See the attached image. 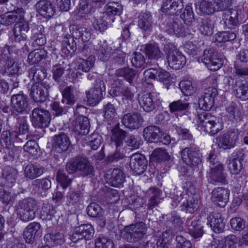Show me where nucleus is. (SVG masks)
Instances as JSON below:
<instances>
[{
    "label": "nucleus",
    "mask_w": 248,
    "mask_h": 248,
    "mask_svg": "<svg viewBox=\"0 0 248 248\" xmlns=\"http://www.w3.org/2000/svg\"><path fill=\"white\" fill-rule=\"evenodd\" d=\"M183 188L182 192L177 191L176 195L170 194L171 205L175 207L182 201V210L186 213L193 214L198 208L199 195L196 192V187L190 182H186V186H183Z\"/></svg>",
    "instance_id": "f257e3e1"
},
{
    "label": "nucleus",
    "mask_w": 248,
    "mask_h": 248,
    "mask_svg": "<svg viewBox=\"0 0 248 248\" xmlns=\"http://www.w3.org/2000/svg\"><path fill=\"white\" fill-rule=\"evenodd\" d=\"M184 163L193 170L197 169L202 163V153L200 148L194 143H191L182 149L180 152Z\"/></svg>",
    "instance_id": "f03ea898"
},
{
    "label": "nucleus",
    "mask_w": 248,
    "mask_h": 248,
    "mask_svg": "<svg viewBox=\"0 0 248 248\" xmlns=\"http://www.w3.org/2000/svg\"><path fill=\"white\" fill-rule=\"evenodd\" d=\"M147 228L145 223L140 221L125 226L122 231L123 237L129 242L141 241L146 235Z\"/></svg>",
    "instance_id": "7ed1b4c3"
},
{
    "label": "nucleus",
    "mask_w": 248,
    "mask_h": 248,
    "mask_svg": "<svg viewBox=\"0 0 248 248\" xmlns=\"http://www.w3.org/2000/svg\"><path fill=\"white\" fill-rule=\"evenodd\" d=\"M232 3V0H202L200 10L203 14L209 15L227 9Z\"/></svg>",
    "instance_id": "20e7f679"
},
{
    "label": "nucleus",
    "mask_w": 248,
    "mask_h": 248,
    "mask_svg": "<svg viewBox=\"0 0 248 248\" xmlns=\"http://www.w3.org/2000/svg\"><path fill=\"white\" fill-rule=\"evenodd\" d=\"M31 122L35 128L48 127L51 121L49 112L41 108H34L31 112Z\"/></svg>",
    "instance_id": "39448f33"
},
{
    "label": "nucleus",
    "mask_w": 248,
    "mask_h": 248,
    "mask_svg": "<svg viewBox=\"0 0 248 248\" xmlns=\"http://www.w3.org/2000/svg\"><path fill=\"white\" fill-rule=\"evenodd\" d=\"M202 61L206 67L211 71H217L223 64V59L220 58L217 51L214 49L204 50Z\"/></svg>",
    "instance_id": "423d86ee"
},
{
    "label": "nucleus",
    "mask_w": 248,
    "mask_h": 248,
    "mask_svg": "<svg viewBox=\"0 0 248 248\" xmlns=\"http://www.w3.org/2000/svg\"><path fill=\"white\" fill-rule=\"evenodd\" d=\"M105 82L102 79V78H98L95 80L94 87L86 92L89 104L92 105L98 104L103 98V92H105Z\"/></svg>",
    "instance_id": "0eeeda50"
},
{
    "label": "nucleus",
    "mask_w": 248,
    "mask_h": 248,
    "mask_svg": "<svg viewBox=\"0 0 248 248\" xmlns=\"http://www.w3.org/2000/svg\"><path fill=\"white\" fill-rule=\"evenodd\" d=\"M49 84L46 82H35L31 88L30 95L35 102H43L48 96Z\"/></svg>",
    "instance_id": "6e6552de"
},
{
    "label": "nucleus",
    "mask_w": 248,
    "mask_h": 248,
    "mask_svg": "<svg viewBox=\"0 0 248 248\" xmlns=\"http://www.w3.org/2000/svg\"><path fill=\"white\" fill-rule=\"evenodd\" d=\"M227 81L229 86H232L236 97L244 101L248 99V86L245 80L237 78L234 81V79L230 77L227 78Z\"/></svg>",
    "instance_id": "1a4fd4ad"
},
{
    "label": "nucleus",
    "mask_w": 248,
    "mask_h": 248,
    "mask_svg": "<svg viewBox=\"0 0 248 248\" xmlns=\"http://www.w3.org/2000/svg\"><path fill=\"white\" fill-rule=\"evenodd\" d=\"M121 122L125 127L134 130L138 129L142 126L144 119L139 112L136 111L124 115Z\"/></svg>",
    "instance_id": "9d476101"
},
{
    "label": "nucleus",
    "mask_w": 248,
    "mask_h": 248,
    "mask_svg": "<svg viewBox=\"0 0 248 248\" xmlns=\"http://www.w3.org/2000/svg\"><path fill=\"white\" fill-rule=\"evenodd\" d=\"M12 113H23L26 111L29 106L28 97L20 92L17 94H13L11 97Z\"/></svg>",
    "instance_id": "9b49d317"
},
{
    "label": "nucleus",
    "mask_w": 248,
    "mask_h": 248,
    "mask_svg": "<svg viewBox=\"0 0 248 248\" xmlns=\"http://www.w3.org/2000/svg\"><path fill=\"white\" fill-rule=\"evenodd\" d=\"M237 137V132L234 129H232L217 137L216 143L220 148L224 149H231L234 146Z\"/></svg>",
    "instance_id": "f8f14e48"
},
{
    "label": "nucleus",
    "mask_w": 248,
    "mask_h": 248,
    "mask_svg": "<svg viewBox=\"0 0 248 248\" xmlns=\"http://www.w3.org/2000/svg\"><path fill=\"white\" fill-rule=\"evenodd\" d=\"M129 165L135 175H140L147 169V160L142 155L134 154L131 156Z\"/></svg>",
    "instance_id": "ddd939ff"
},
{
    "label": "nucleus",
    "mask_w": 248,
    "mask_h": 248,
    "mask_svg": "<svg viewBox=\"0 0 248 248\" xmlns=\"http://www.w3.org/2000/svg\"><path fill=\"white\" fill-rule=\"evenodd\" d=\"M222 15V21L228 29H234L239 25V11L236 8L225 9Z\"/></svg>",
    "instance_id": "4468645a"
},
{
    "label": "nucleus",
    "mask_w": 248,
    "mask_h": 248,
    "mask_svg": "<svg viewBox=\"0 0 248 248\" xmlns=\"http://www.w3.org/2000/svg\"><path fill=\"white\" fill-rule=\"evenodd\" d=\"M157 93H147L139 97V103L140 108L147 112L153 111L156 107V103L158 100Z\"/></svg>",
    "instance_id": "2eb2a0df"
},
{
    "label": "nucleus",
    "mask_w": 248,
    "mask_h": 248,
    "mask_svg": "<svg viewBox=\"0 0 248 248\" xmlns=\"http://www.w3.org/2000/svg\"><path fill=\"white\" fill-rule=\"evenodd\" d=\"M29 30V23L24 18L16 22L13 30L15 41L19 43H24L27 38L26 33Z\"/></svg>",
    "instance_id": "dca6fc26"
},
{
    "label": "nucleus",
    "mask_w": 248,
    "mask_h": 248,
    "mask_svg": "<svg viewBox=\"0 0 248 248\" xmlns=\"http://www.w3.org/2000/svg\"><path fill=\"white\" fill-rule=\"evenodd\" d=\"M24 12L22 8H18L4 15H0V23L5 26H10L23 19Z\"/></svg>",
    "instance_id": "f3484780"
},
{
    "label": "nucleus",
    "mask_w": 248,
    "mask_h": 248,
    "mask_svg": "<svg viewBox=\"0 0 248 248\" xmlns=\"http://www.w3.org/2000/svg\"><path fill=\"white\" fill-rule=\"evenodd\" d=\"M211 199L218 206L224 207L227 203L230 195V191L224 187H218L213 190Z\"/></svg>",
    "instance_id": "a211bd4d"
},
{
    "label": "nucleus",
    "mask_w": 248,
    "mask_h": 248,
    "mask_svg": "<svg viewBox=\"0 0 248 248\" xmlns=\"http://www.w3.org/2000/svg\"><path fill=\"white\" fill-rule=\"evenodd\" d=\"M70 144L69 137L64 133L56 135L53 138V148L58 153H62L67 151Z\"/></svg>",
    "instance_id": "6ab92c4d"
},
{
    "label": "nucleus",
    "mask_w": 248,
    "mask_h": 248,
    "mask_svg": "<svg viewBox=\"0 0 248 248\" xmlns=\"http://www.w3.org/2000/svg\"><path fill=\"white\" fill-rule=\"evenodd\" d=\"M209 178L213 184L226 183V174L222 164H217L215 166L211 167L209 172Z\"/></svg>",
    "instance_id": "aec40b11"
},
{
    "label": "nucleus",
    "mask_w": 248,
    "mask_h": 248,
    "mask_svg": "<svg viewBox=\"0 0 248 248\" xmlns=\"http://www.w3.org/2000/svg\"><path fill=\"white\" fill-rule=\"evenodd\" d=\"M37 11L43 16L52 17L56 12L55 5L47 0H40L36 4Z\"/></svg>",
    "instance_id": "412c9836"
},
{
    "label": "nucleus",
    "mask_w": 248,
    "mask_h": 248,
    "mask_svg": "<svg viewBox=\"0 0 248 248\" xmlns=\"http://www.w3.org/2000/svg\"><path fill=\"white\" fill-rule=\"evenodd\" d=\"M40 224L36 222L30 223L24 231V238L26 243L33 244L35 238L40 235Z\"/></svg>",
    "instance_id": "4be33fe9"
},
{
    "label": "nucleus",
    "mask_w": 248,
    "mask_h": 248,
    "mask_svg": "<svg viewBox=\"0 0 248 248\" xmlns=\"http://www.w3.org/2000/svg\"><path fill=\"white\" fill-rule=\"evenodd\" d=\"M184 8L183 0H166L162 4V12L170 15H177Z\"/></svg>",
    "instance_id": "5701e85b"
},
{
    "label": "nucleus",
    "mask_w": 248,
    "mask_h": 248,
    "mask_svg": "<svg viewBox=\"0 0 248 248\" xmlns=\"http://www.w3.org/2000/svg\"><path fill=\"white\" fill-rule=\"evenodd\" d=\"M162 131L157 126L151 125L146 127L143 131V137L146 140L150 142L158 143L159 138L162 136Z\"/></svg>",
    "instance_id": "b1692460"
},
{
    "label": "nucleus",
    "mask_w": 248,
    "mask_h": 248,
    "mask_svg": "<svg viewBox=\"0 0 248 248\" xmlns=\"http://www.w3.org/2000/svg\"><path fill=\"white\" fill-rule=\"evenodd\" d=\"M189 234L194 238L201 237L203 234L201 221L195 218H187L186 222Z\"/></svg>",
    "instance_id": "393cba45"
},
{
    "label": "nucleus",
    "mask_w": 248,
    "mask_h": 248,
    "mask_svg": "<svg viewBox=\"0 0 248 248\" xmlns=\"http://www.w3.org/2000/svg\"><path fill=\"white\" fill-rule=\"evenodd\" d=\"M74 131L77 135L84 136L88 134L90 130V122L85 116H79L74 123Z\"/></svg>",
    "instance_id": "a878e982"
},
{
    "label": "nucleus",
    "mask_w": 248,
    "mask_h": 248,
    "mask_svg": "<svg viewBox=\"0 0 248 248\" xmlns=\"http://www.w3.org/2000/svg\"><path fill=\"white\" fill-rule=\"evenodd\" d=\"M167 60L170 67L176 70L182 68L186 62L185 57L179 50L170 55Z\"/></svg>",
    "instance_id": "bb28decb"
},
{
    "label": "nucleus",
    "mask_w": 248,
    "mask_h": 248,
    "mask_svg": "<svg viewBox=\"0 0 248 248\" xmlns=\"http://www.w3.org/2000/svg\"><path fill=\"white\" fill-rule=\"evenodd\" d=\"M215 21L209 17L201 18L199 20L198 27L200 32L205 36L213 33Z\"/></svg>",
    "instance_id": "cd10ccee"
},
{
    "label": "nucleus",
    "mask_w": 248,
    "mask_h": 248,
    "mask_svg": "<svg viewBox=\"0 0 248 248\" xmlns=\"http://www.w3.org/2000/svg\"><path fill=\"white\" fill-rule=\"evenodd\" d=\"M94 49L98 59L104 62L109 59L112 50L106 41H100L97 45L94 46Z\"/></svg>",
    "instance_id": "c85d7f7f"
},
{
    "label": "nucleus",
    "mask_w": 248,
    "mask_h": 248,
    "mask_svg": "<svg viewBox=\"0 0 248 248\" xmlns=\"http://www.w3.org/2000/svg\"><path fill=\"white\" fill-rule=\"evenodd\" d=\"M210 227L215 232H221L225 227V223L221 215L218 213H213L208 217Z\"/></svg>",
    "instance_id": "c756f323"
},
{
    "label": "nucleus",
    "mask_w": 248,
    "mask_h": 248,
    "mask_svg": "<svg viewBox=\"0 0 248 248\" xmlns=\"http://www.w3.org/2000/svg\"><path fill=\"white\" fill-rule=\"evenodd\" d=\"M227 116L233 123H238L242 118V113L238 107L237 104L232 102L226 107Z\"/></svg>",
    "instance_id": "7c9ffc66"
},
{
    "label": "nucleus",
    "mask_w": 248,
    "mask_h": 248,
    "mask_svg": "<svg viewBox=\"0 0 248 248\" xmlns=\"http://www.w3.org/2000/svg\"><path fill=\"white\" fill-rule=\"evenodd\" d=\"M166 31L170 34H174L182 36L184 33L183 26L179 19L176 18L170 20L166 25Z\"/></svg>",
    "instance_id": "2f4dec72"
},
{
    "label": "nucleus",
    "mask_w": 248,
    "mask_h": 248,
    "mask_svg": "<svg viewBox=\"0 0 248 248\" xmlns=\"http://www.w3.org/2000/svg\"><path fill=\"white\" fill-rule=\"evenodd\" d=\"M111 140L116 147H121L123 145V140L126 138V132L120 127V124H117L111 129Z\"/></svg>",
    "instance_id": "473e14b6"
},
{
    "label": "nucleus",
    "mask_w": 248,
    "mask_h": 248,
    "mask_svg": "<svg viewBox=\"0 0 248 248\" xmlns=\"http://www.w3.org/2000/svg\"><path fill=\"white\" fill-rule=\"evenodd\" d=\"M153 18L150 13L141 12L138 16V26L144 31H150L153 26Z\"/></svg>",
    "instance_id": "72a5a7b5"
},
{
    "label": "nucleus",
    "mask_w": 248,
    "mask_h": 248,
    "mask_svg": "<svg viewBox=\"0 0 248 248\" xmlns=\"http://www.w3.org/2000/svg\"><path fill=\"white\" fill-rule=\"evenodd\" d=\"M44 29L42 25H38L34 28L32 31L31 38L33 46H43L46 43V39L44 34Z\"/></svg>",
    "instance_id": "f704fd0d"
},
{
    "label": "nucleus",
    "mask_w": 248,
    "mask_h": 248,
    "mask_svg": "<svg viewBox=\"0 0 248 248\" xmlns=\"http://www.w3.org/2000/svg\"><path fill=\"white\" fill-rule=\"evenodd\" d=\"M78 170L83 176L92 175L94 168L90 161L85 157H78Z\"/></svg>",
    "instance_id": "c9c22d12"
},
{
    "label": "nucleus",
    "mask_w": 248,
    "mask_h": 248,
    "mask_svg": "<svg viewBox=\"0 0 248 248\" xmlns=\"http://www.w3.org/2000/svg\"><path fill=\"white\" fill-rule=\"evenodd\" d=\"M17 174V170L12 167L7 166L4 168L3 170L2 175L6 181V186H13V187H17L15 184Z\"/></svg>",
    "instance_id": "e433bc0d"
},
{
    "label": "nucleus",
    "mask_w": 248,
    "mask_h": 248,
    "mask_svg": "<svg viewBox=\"0 0 248 248\" xmlns=\"http://www.w3.org/2000/svg\"><path fill=\"white\" fill-rule=\"evenodd\" d=\"M75 37L70 34H67L64 36L62 40V49L66 54L73 55L77 49V45L74 40Z\"/></svg>",
    "instance_id": "4c0bfd02"
},
{
    "label": "nucleus",
    "mask_w": 248,
    "mask_h": 248,
    "mask_svg": "<svg viewBox=\"0 0 248 248\" xmlns=\"http://www.w3.org/2000/svg\"><path fill=\"white\" fill-rule=\"evenodd\" d=\"M43 172V168L29 164L24 168L23 174L26 179L33 180L41 175Z\"/></svg>",
    "instance_id": "58836bf2"
},
{
    "label": "nucleus",
    "mask_w": 248,
    "mask_h": 248,
    "mask_svg": "<svg viewBox=\"0 0 248 248\" xmlns=\"http://www.w3.org/2000/svg\"><path fill=\"white\" fill-rule=\"evenodd\" d=\"M83 194L80 190H70L66 195V205L75 206L80 204L82 201Z\"/></svg>",
    "instance_id": "ea45409f"
},
{
    "label": "nucleus",
    "mask_w": 248,
    "mask_h": 248,
    "mask_svg": "<svg viewBox=\"0 0 248 248\" xmlns=\"http://www.w3.org/2000/svg\"><path fill=\"white\" fill-rule=\"evenodd\" d=\"M125 175L119 169H114L109 179V184L114 187H120L125 181Z\"/></svg>",
    "instance_id": "a19ab883"
},
{
    "label": "nucleus",
    "mask_w": 248,
    "mask_h": 248,
    "mask_svg": "<svg viewBox=\"0 0 248 248\" xmlns=\"http://www.w3.org/2000/svg\"><path fill=\"white\" fill-rule=\"evenodd\" d=\"M146 55L149 59L159 60H162L163 55L159 47L156 44H147L145 47Z\"/></svg>",
    "instance_id": "79ce46f5"
},
{
    "label": "nucleus",
    "mask_w": 248,
    "mask_h": 248,
    "mask_svg": "<svg viewBox=\"0 0 248 248\" xmlns=\"http://www.w3.org/2000/svg\"><path fill=\"white\" fill-rule=\"evenodd\" d=\"M73 37L76 39H80L82 41L86 42L91 38V33L86 28L73 26L70 29Z\"/></svg>",
    "instance_id": "37998d69"
},
{
    "label": "nucleus",
    "mask_w": 248,
    "mask_h": 248,
    "mask_svg": "<svg viewBox=\"0 0 248 248\" xmlns=\"http://www.w3.org/2000/svg\"><path fill=\"white\" fill-rule=\"evenodd\" d=\"M46 56V51L44 48L35 49L29 54L28 61L30 64L34 65L45 59Z\"/></svg>",
    "instance_id": "c03bdc74"
},
{
    "label": "nucleus",
    "mask_w": 248,
    "mask_h": 248,
    "mask_svg": "<svg viewBox=\"0 0 248 248\" xmlns=\"http://www.w3.org/2000/svg\"><path fill=\"white\" fill-rule=\"evenodd\" d=\"M63 99L62 100V105H67L69 107L73 105L76 100L74 94V89L72 86H67L64 88L62 92Z\"/></svg>",
    "instance_id": "a18cd8bd"
},
{
    "label": "nucleus",
    "mask_w": 248,
    "mask_h": 248,
    "mask_svg": "<svg viewBox=\"0 0 248 248\" xmlns=\"http://www.w3.org/2000/svg\"><path fill=\"white\" fill-rule=\"evenodd\" d=\"M137 74V71L129 67L119 68L116 70L115 75L117 77H123L130 84L133 82V80Z\"/></svg>",
    "instance_id": "49530a36"
},
{
    "label": "nucleus",
    "mask_w": 248,
    "mask_h": 248,
    "mask_svg": "<svg viewBox=\"0 0 248 248\" xmlns=\"http://www.w3.org/2000/svg\"><path fill=\"white\" fill-rule=\"evenodd\" d=\"M190 103L186 98H181L180 99L173 101L170 104L169 108L170 112H181L187 110L189 108Z\"/></svg>",
    "instance_id": "de8ad7c7"
},
{
    "label": "nucleus",
    "mask_w": 248,
    "mask_h": 248,
    "mask_svg": "<svg viewBox=\"0 0 248 248\" xmlns=\"http://www.w3.org/2000/svg\"><path fill=\"white\" fill-rule=\"evenodd\" d=\"M19 68L20 67L14 58L7 56L5 67V72L9 76H13L14 78H16L18 75Z\"/></svg>",
    "instance_id": "09e8293b"
},
{
    "label": "nucleus",
    "mask_w": 248,
    "mask_h": 248,
    "mask_svg": "<svg viewBox=\"0 0 248 248\" xmlns=\"http://www.w3.org/2000/svg\"><path fill=\"white\" fill-rule=\"evenodd\" d=\"M197 129L213 136L221 130V125L218 121H215V123H209L205 125L203 124V126H198Z\"/></svg>",
    "instance_id": "8fccbe9b"
},
{
    "label": "nucleus",
    "mask_w": 248,
    "mask_h": 248,
    "mask_svg": "<svg viewBox=\"0 0 248 248\" xmlns=\"http://www.w3.org/2000/svg\"><path fill=\"white\" fill-rule=\"evenodd\" d=\"M37 202L32 198L28 197L20 200L17 204V210H30L35 211Z\"/></svg>",
    "instance_id": "3c124183"
},
{
    "label": "nucleus",
    "mask_w": 248,
    "mask_h": 248,
    "mask_svg": "<svg viewBox=\"0 0 248 248\" xmlns=\"http://www.w3.org/2000/svg\"><path fill=\"white\" fill-rule=\"evenodd\" d=\"M95 57L94 56L91 55L86 60L81 59L78 62V69L83 72H89L93 67Z\"/></svg>",
    "instance_id": "603ef678"
},
{
    "label": "nucleus",
    "mask_w": 248,
    "mask_h": 248,
    "mask_svg": "<svg viewBox=\"0 0 248 248\" xmlns=\"http://www.w3.org/2000/svg\"><path fill=\"white\" fill-rule=\"evenodd\" d=\"M122 11L123 8L121 5L115 2H109L106 5L104 15L107 17L108 16H119L122 13Z\"/></svg>",
    "instance_id": "864d4df0"
},
{
    "label": "nucleus",
    "mask_w": 248,
    "mask_h": 248,
    "mask_svg": "<svg viewBox=\"0 0 248 248\" xmlns=\"http://www.w3.org/2000/svg\"><path fill=\"white\" fill-rule=\"evenodd\" d=\"M94 11L93 3L87 0H81L79 3L78 13L81 17H85Z\"/></svg>",
    "instance_id": "5fc2aeb1"
},
{
    "label": "nucleus",
    "mask_w": 248,
    "mask_h": 248,
    "mask_svg": "<svg viewBox=\"0 0 248 248\" xmlns=\"http://www.w3.org/2000/svg\"><path fill=\"white\" fill-rule=\"evenodd\" d=\"M151 158L153 161L157 162H162L169 160L170 155L166 150L161 148H156L153 152Z\"/></svg>",
    "instance_id": "6e6d98bb"
},
{
    "label": "nucleus",
    "mask_w": 248,
    "mask_h": 248,
    "mask_svg": "<svg viewBox=\"0 0 248 248\" xmlns=\"http://www.w3.org/2000/svg\"><path fill=\"white\" fill-rule=\"evenodd\" d=\"M181 18L185 24L188 26L192 25L195 21L194 14L191 6L186 5L180 15Z\"/></svg>",
    "instance_id": "4d7b16f0"
},
{
    "label": "nucleus",
    "mask_w": 248,
    "mask_h": 248,
    "mask_svg": "<svg viewBox=\"0 0 248 248\" xmlns=\"http://www.w3.org/2000/svg\"><path fill=\"white\" fill-rule=\"evenodd\" d=\"M163 217L167 220L169 224L171 223L174 228H178L183 224V221L181 217L175 211L171 212L170 214L165 215Z\"/></svg>",
    "instance_id": "13d9d810"
},
{
    "label": "nucleus",
    "mask_w": 248,
    "mask_h": 248,
    "mask_svg": "<svg viewBox=\"0 0 248 248\" xmlns=\"http://www.w3.org/2000/svg\"><path fill=\"white\" fill-rule=\"evenodd\" d=\"M12 136H14L15 138L17 137L16 133H11L9 131H3L1 135L0 144L5 148H10L13 142Z\"/></svg>",
    "instance_id": "bf43d9fd"
},
{
    "label": "nucleus",
    "mask_w": 248,
    "mask_h": 248,
    "mask_svg": "<svg viewBox=\"0 0 248 248\" xmlns=\"http://www.w3.org/2000/svg\"><path fill=\"white\" fill-rule=\"evenodd\" d=\"M179 87L182 92L186 96L191 95L196 92V88L193 86L191 81L183 80L180 82Z\"/></svg>",
    "instance_id": "052dcab7"
},
{
    "label": "nucleus",
    "mask_w": 248,
    "mask_h": 248,
    "mask_svg": "<svg viewBox=\"0 0 248 248\" xmlns=\"http://www.w3.org/2000/svg\"><path fill=\"white\" fill-rule=\"evenodd\" d=\"M218 119L210 113L203 112L198 115V126H203V124L209 123H215V121H217Z\"/></svg>",
    "instance_id": "680f3d73"
},
{
    "label": "nucleus",
    "mask_w": 248,
    "mask_h": 248,
    "mask_svg": "<svg viewBox=\"0 0 248 248\" xmlns=\"http://www.w3.org/2000/svg\"><path fill=\"white\" fill-rule=\"evenodd\" d=\"M16 124L18 127L17 133L20 135H24L29 132V124L27 117L23 116H17Z\"/></svg>",
    "instance_id": "e2e57ef3"
},
{
    "label": "nucleus",
    "mask_w": 248,
    "mask_h": 248,
    "mask_svg": "<svg viewBox=\"0 0 248 248\" xmlns=\"http://www.w3.org/2000/svg\"><path fill=\"white\" fill-rule=\"evenodd\" d=\"M16 187L13 186L7 187L5 186L4 194L2 200L3 202L6 204L10 203L13 202L16 198L18 192H16Z\"/></svg>",
    "instance_id": "0e129e2a"
},
{
    "label": "nucleus",
    "mask_w": 248,
    "mask_h": 248,
    "mask_svg": "<svg viewBox=\"0 0 248 248\" xmlns=\"http://www.w3.org/2000/svg\"><path fill=\"white\" fill-rule=\"evenodd\" d=\"M125 142L131 150H135L140 147L141 144V140L138 135L130 134L126 136Z\"/></svg>",
    "instance_id": "69168bd1"
},
{
    "label": "nucleus",
    "mask_w": 248,
    "mask_h": 248,
    "mask_svg": "<svg viewBox=\"0 0 248 248\" xmlns=\"http://www.w3.org/2000/svg\"><path fill=\"white\" fill-rule=\"evenodd\" d=\"M78 230L80 231L85 240L91 239L94 233L93 228L90 224L81 225L78 227Z\"/></svg>",
    "instance_id": "338daca9"
},
{
    "label": "nucleus",
    "mask_w": 248,
    "mask_h": 248,
    "mask_svg": "<svg viewBox=\"0 0 248 248\" xmlns=\"http://www.w3.org/2000/svg\"><path fill=\"white\" fill-rule=\"evenodd\" d=\"M23 150L33 156H36L40 150V148L35 140H30L23 146Z\"/></svg>",
    "instance_id": "774afa93"
}]
</instances>
